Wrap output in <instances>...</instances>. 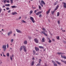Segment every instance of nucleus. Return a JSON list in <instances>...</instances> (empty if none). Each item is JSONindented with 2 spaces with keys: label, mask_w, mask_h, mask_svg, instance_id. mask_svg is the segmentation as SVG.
Returning a JSON list of instances; mask_svg holds the SVG:
<instances>
[{
  "label": "nucleus",
  "mask_w": 66,
  "mask_h": 66,
  "mask_svg": "<svg viewBox=\"0 0 66 66\" xmlns=\"http://www.w3.org/2000/svg\"><path fill=\"white\" fill-rule=\"evenodd\" d=\"M23 49V50L24 52H26L27 51V49L26 48V46H21L20 48V51H22V50Z\"/></svg>",
  "instance_id": "f257e3e1"
},
{
  "label": "nucleus",
  "mask_w": 66,
  "mask_h": 66,
  "mask_svg": "<svg viewBox=\"0 0 66 66\" xmlns=\"http://www.w3.org/2000/svg\"><path fill=\"white\" fill-rule=\"evenodd\" d=\"M43 30L45 32L43 31H42L41 32L42 33V34H44V35H45V36H47V34H46V33H45V32H47V31H46V29H45V28H43Z\"/></svg>",
  "instance_id": "f03ea898"
},
{
  "label": "nucleus",
  "mask_w": 66,
  "mask_h": 66,
  "mask_svg": "<svg viewBox=\"0 0 66 66\" xmlns=\"http://www.w3.org/2000/svg\"><path fill=\"white\" fill-rule=\"evenodd\" d=\"M59 5H57V6L56 7L55 9L54 10V11H51V13L52 15H53L54 14V12H55V11H56V10H57L58 8H59Z\"/></svg>",
  "instance_id": "7ed1b4c3"
},
{
  "label": "nucleus",
  "mask_w": 66,
  "mask_h": 66,
  "mask_svg": "<svg viewBox=\"0 0 66 66\" xmlns=\"http://www.w3.org/2000/svg\"><path fill=\"white\" fill-rule=\"evenodd\" d=\"M30 19L32 21V22L33 23H34L35 22V20L32 17L30 16Z\"/></svg>",
  "instance_id": "20e7f679"
},
{
  "label": "nucleus",
  "mask_w": 66,
  "mask_h": 66,
  "mask_svg": "<svg viewBox=\"0 0 66 66\" xmlns=\"http://www.w3.org/2000/svg\"><path fill=\"white\" fill-rule=\"evenodd\" d=\"M6 47V45H3L2 47V48L3 49L4 51H5Z\"/></svg>",
  "instance_id": "39448f33"
},
{
  "label": "nucleus",
  "mask_w": 66,
  "mask_h": 66,
  "mask_svg": "<svg viewBox=\"0 0 66 66\" xmlns=\"http://www.w3.org/2000/svg\"><path fill=\"white\" fill-rule=\"evenodd\" d=\"M34 41L37 44H38L39 43V41H38V40L37 39V38H35L34 39Z\"/></svg>",
  "instance_id": "423d86ee"
},
{
  "label": "nucleus",
  "mask_w": 66,
  "mask_h": 66,
  "mask_svg": "<svg viewBox=\"0 0 66 66\" xmlns=\"http://www.w3.org/2000/svg\"><path fill=\"white\" fill-rule=\"evenodd\" d=\"M16 30L17 33H21V31L20 30L18 29H16Z\"/></svg>",
  "instance_id": "0eeeda50"
},
{
  "label": "nucleus",
  "mask_w": 66,
  "mask_h": 66,
  "mask_svg": "<svg viewBox=\"0 0 66 66\" xmlns=\"http://www.w3.org/2000/svg\"><path fill=\"white\" fill-rule=\"evenodd\" d=\"M42 13V11H39L37 12L36 13V15H38L40 14H41Z\"/></svg>",
  "instance_id": "6e6552de"
},
{
  "label": "nucleus",
  "mask_w": 66,
  "mask_h": 66,
  "mask_svg": "<svg viewBox=\"0 0 66 66\" xmlns=\"http://www.w3.org/2000/svg\"><path fill=\"white\" fill-rule=\"evenodd\" d=\"M12 33V31H11L10 32H9L7 33L8 36H10V35Z\"/></svg>",
  "instance_id": "1a4fd4ad"
},
{
  "label": "nucleus",
  "mask_w": 66,
  "mask_h": 66,
  "mask_svg": "<svg viewBox=\"0 0 66 66\" xmlns=\"http://www.w3.org/2000/svg\"><path fill=\"white\" fill-rule=\"evenodd\" d=\"M51 10V9H50L48 10L46 12V13L47 15H48V14L50 13Z\"/></svg>",
  "instance_id": "9d476101"
},
{
  "label": "nucleus",
  "mask_w": 66,
  "mask_h": 66,
  "mask_svg": "<svg viewBox=\"0 0 66 66\" xmlns=\"http://www.w3.org/2000/svg\"><path fill=\"white\" fill-rule=\"evenodd\" d=\"M61 56L62 58H63V59H66V57L65 56H62V55H61Z\"/></svg>",
  "instance_id": "9b49d317"
},
{
  "label": "nucleus",
  "mask_w": 66,
  "mask_h": 66,
  "mask_svg": "<svg viewBox=\"0 0 66 66\" xmlns=\"http://www.w3.org/2000/svg\"><path fill=\"white\" fill-rule=\"evenodd\" d=\"M35 50L36 51H39V48L36 47H35Z\"/></svg>",
  "instance_id": "f8f14e48"
},
{
  "label": "nucleus",
  "mask_w": 66,
  "mask_h": 66,
  "mask_svg": "<svg viewBox=\"0 0 66 66\" xmlns=\"http://www.w3.org/2000/svg\"><path fill=\"white\" fill-rule=\"evenodd\" d=\"M12 14L13 15H14L17 14V13L16 12H14V13H12Z\"/></svg>",
  "instance_id": "ddd939ff"
},
{
  "label": "nucleus",
  "mask_w": 66,
  "mask_h": 66,
  "mask_svg": "<svg viewBox=\"0 0 66 66\" xmlns=\"http://www.w3.org/2000/svg\"><path fill=\"white\" fill-rule=\"evenodd\" d=\"M24 44L26 45L27 44V40H25L23 42Z\"/></svg>",
  "instance_id": "4468645a"
},
{
  "label": "nucleus",
  "mask_w": 66,
  "mask_h": 66,
  "mask_svg": "<svg viewBox=\"0 0 66 66\" xmlns=\"http://www.w3.org/2000/svg\"><path fill=\"white\" fill-rule=\"evenodd\" d=\"M41 3H42V4H43L44 5H45V2H44V1H41Z\"/></svg>",
  "instance_id": "2eb2a0df"
},
{
  "label": "nucleus",
  "mask_w": 66,
  "mask_h": 66,
  "mask_svg": "<svg viewBox=\"0 0 66 66\" xmlns=\"http://www.w3.org/2000/svg\"><path fill=\"white\" fill-rule=\"evenodd\" d=\"M11 7L12 9L14 8H16V7H17V6H11Z\"/></svg>",
  "instance_id": "dca6fc26"
},
{
  "label": "nucleus",
  "mask_w": 66,
  "mask_h": 66,
  "mask_svg": "<svg viewBox=\"0 0 66 66\" xmlns=\"http://www.w3.org/2000/svg\"><path fill=\"white\" fill-rule=\"evenodd\" d=\"M42 42L43 43H44V42H45V38H43L42 39Z\"/></svg>",
  "instance_id": "f3484780"
},
{
  "label": "nucleus",
  "mask_w": 66,
  "mask_h": 66,
  "mask_svg": "<svg viewBox=\"0 0 66 66\" xmlns=\"http://www.w3.org/2000/svg\"><path fill=\"white\" fill-rule=\"evenodd\" d=\"M63 4H64V8H66V4L65 3H63Z\"/></svg>",
  "instance_id": "a211bd4d"
},
{
  "label": "nucleus",
  "mask_w": 66,
  "mask_h": 66,
  "mask_svg": "<svg viewBox=\"0 0 66 66\" xmlns=\"http://www.w3.org/2000/svg\"><path fill=\"white\" fill-rule=\"evenodd\" d=\"M37 11H39V10H38V9H37V10H35L34 11V13H35V14H36V12H37Z\"/></svg>",
  "instance_id": "6ab92c4d"
},
{
  "label": "nucleus",
  "mask_w": 66,
  "mask_h": 66,
  "mask_svg": "<svg viewBox=\"0 0 66 66\" xmlns=\"http://www.w3.org/2000/svg\"><path fill=\"white\" fill-rule=\"evenodd\" d=\"M56 62L58 64V65H61V63H60V62H59L58 61H56Z\"/></svg>",
  "instance_id": "aec40b11"
},
{
  "label": "nucleus",
  "mask_w": 66,
  "mask_h": 66,
  "mask_svg": "<svg viewBox=\"0 0 66 66\" xmlns=\"http://www.w3.org/2000/svg\"><path fill=\"white\" fill-rule=\"evenodd\" d=\"M61 61L62 62H63V63H64V64H66V61H63V60H61Z\"/></svg>",
  "instance_id": "412c9836"
},
{
  "label": "nucleus",
  "mask_w": 66,
  "mask_h": 66,
  "mask_svg": "<svg viewBox=\"0 0 66 66\" xmlns=\"http://www.w3.org/2000/svg\"><path fill=\"white\" fill-rule=\"evenodd\" d=\"M57 1H56V2L54 3V5H56V4H57Z\"/></svg>",
  "instance_id": "4be33fe9"
},
{
  "label": "nucleus",
  "mask_w": 66,
  "mask_h": 66,
  "mask_svg": "<svg viewBox=\"0 0 66 66\" xmlns=\"http://www.w3.org/2000/svg\"><path fill=\"white\" fill-rule=\"evenodd\" d=\"M5 6H10V4H6L5 5Z\"/></svg>",
  "instance_id": "5701e85b"
},
{
  "label": "nucleus",
  "mask_w": 66,
  "mask_h": 66,
  "mask_svg": "<svg viewBox=\"0 0 66 66\" xmlns=\"http://www.w3.org/2000/svg\"><path fill=\"white\" fill-rule=\"evenodd\" d=\"M39 48H40V49H44V47L43 46H40L39 47Z\"/></svg>",
  "instance_id": "b1692460"
},
{
  "label": "nucleus",
  "mask_w": 66,
  "mask_h": 66,
  "mask_svg": "<svg viewBox=\"0 0 66 66\" xmlns=\"http://www.w3.org/2000/svg\"><path fill=\"white\" fill-rule=\"evenodd\" d=\"M59 15H60V12H57V17H59Z\"/></svg>",
  "instance_id": "393cba45"
},
{
  "label": "nucleus",
  "mask_w": 66,
  "mask_h": 66,
  "mask_svg": "<svg viewBox=\"0 0 66 66\" xmlns=\"http://www.w3.org/2000/svg\"><path fill=\"white\" fill-rule=\"evenodd\" d=\"M21 22L22 23H26V22L25 21H24V20H22V21H21Z\"/></svg>",
  "instance_id": "a878e982"
},
{
  "label": "nucleus",
  "mask_w": 66,
  "mask_h": 66,
  "mask_svg": "<svg viewBox=\"0 0 66 66\" xmlns=\"http://www.w3.org/2000/svg\"><path fill=\"white\" fill-rule=\"evenodd\" d=\"M34 61H32L31 62V65L32 66H33V65H34Z\"/></svg>",
  "instance_id": "bb28decb"
},
{
  "label": "nucleus",
  "mask_w": 66,
  "mask_h": 66,
  "mask_svg": "<svg viewBox=\"0 0 66 66\" xmlns=\"http://www.w3.org/2000/svg\"><path fill=\"white\" fill-rule=\"evenodd\" d=\"M57 54H59V55H60V54H63V53L61 52H58Z\"/></svg>",
  "instance_id": "cd10ccee"
},
{
  "label": "nucleus",
  "mask_w": 66,
  "mask_h": 66,
  "mask_svg": "<svg viewBox=\"0 0 66 66\" xmlns=\"http://www.w3.org/2000/svg\"><path fill=\"white\" fill-rule=\"evenodd\" d=\"M10 59L11 61H12V56H10Z\"/></svg>",
  "instance_id": "c85d7f7f"
},
{
  "label": "nucleus",
  "mask_w": 66,
  "mask_h": 66,
  "mask_svg": "<svg viewBox=\"0 0 66 66\" xmlns=\"http://www.w3.org/2000/svg\"><path fill=\"white\" fill-rule=\"evenodd\" d=\"M59 38V36H57L56 37V38L57 39H58V40H59V39H60Z\"/></svg>",
  "instance_id": "c756f323"
},
{
  "label": "nucleus",
  "mask_w": 66,
  "mask_h": 66,
  "mask_svg": "<svg viewBox=\"0 0 66 66\" xmlns=\"http://www.w3.org/2000/svg\"><path fill=\"white\" fill-rule=\"evenodd\" d=\"M32 13H33V11H30V14H32Z\"/></svg>",
  "instance_id": "7c9ffc66"
},
{
  "label": "nucleus",
  "mask_w": 66,
  "mask_h": 66,
  "mask_svg": "<svg viewBox=\"0 0 66 66\" xmlns=\"http://www.w3.org/2000/svg\"><path fill=\"white\" fill-rule=\"evenodd\" d=\"M7 56H9L10 55V54H9V53H7Z\"/></svg>",
  "instance_id": "2f4dec72"
},
{
  "label": "nucleus",
  "mask_w": 66,
  "mask_h": 66,
  "mask_svg": "<svg viewBox=\"0 0 66 66\" xmlns=\"http://www.w3.org/2000/svg\"><path fill=\"white\" fill-rule=\"evenodd\" d=\"M10 0V1L11 2V4H12V3H13V0Z\"/></svg>",
  "instance_id": "473e14b6"
},
{
  "label": "nucleus",
  "mask_w": 66,
  "mask_h": 66,
  "mask_svg": "<svg viewBox=\"0 0 66 66\" xmlns=\"http://www.w3.org/2000/svg\"><path fill=\"white\" fill-rule=\"evenodd\" d=\"M33 53H34V54H35L36 53L35 51V50H33Z\"/></svg>",
  "instance_id": "72a5a7b5"
},
{
  "label": "nucleus",
  "mask_w": 66,
  "mask_h": 66,
  "mask_svg": "<svg viewBox=\"0 0 66 66\" xmlns=\"http://www.w3.org/2000/svg\"><path fill=\"white\" fill-rule=\"evenodd\" d=\"M40 65V63H38L37 64L36 66H39Z\"/></svg>",
  "instance_id": "f704fd0d"
},
{
  "label": "nucleus",
  "mask_w": 66,
  "mask_h": 66,
  "mask_svg": "<svg viewBox=\"0 0 66 66\" xmlns=\"http://www.w3.org/2000/svg\"><path fill=\"white\" fill-rule=\"evenodd\" d=\"M54 66H57V64L55 63H54Z\"/></svg>",
  "instance_id": "c9c22d12"
},
{
  "label": "nucleus",
  "mask_w": 66,
  "mask_h": 66,
  "mask_svg": "<svg viewBox=\"0 0 66 66\" xmlns=\"http://www.w3.org/2000/svg\"><path fill=\"white\" fill-rule=\"evenodd\" d=\"M3 1H4V3H6V0H3Z\"/></svg>",
  "instance_id": "e433bc0d"
},
{
  "label": "nucleus",
  "mask_w": 66,
  "mask_h": 66,
  "mask_svg": "<svg viewBox=\"0 0 66 66\" xmlns=\"http://www.w3.org/2000/svg\"><path fill=\"white\" fill-rule=\"evenodd\" d=\"M6 10H9L10 9V8L9 7H7L6 8Z\"/></svg>",
  "instance_id": "4c0bfd02"
},
{
  "label": "nucleus",
  "mask_w": 66,
  "mask_h": 66,
  "mask_svg": "<svg viewBox=\"0 0 66 66\" xmlns=\"http://www.w3.org/2000/svg\"><path fill=\"white\" fill-rule=\"evenodd\" d=\"M52 62L54 64V63H55V61H52Z\"/></svg>",
  "instance_id": "58836bf2"
},
{
  "label": "nucleus",
  "mask_w": 66,
  "mask_h": 66,
  "mask_svg": "<svg viewBox=\"0 0 66 66\" xmlns=\"http://www.w3.org/2000/svg\"><path fill=\"white\" fill-rule=\"evenodd\" d=\"M39 9H41V7L40 5H39Z\"/></svg>",
  "instance_id": "ea45409f"
},
{
  "label": "nucleus",
  "mask_w": 66,
  "mask_h": 66,
  "mask_svg": "<svg viewBox=\"0 0 66 66\" xmlns=\"http://www.w3.org/2000/svg\"><path fill=\"white\" fill-rule=\"evenodd\" d=\"M39 63H40V62H41V61H42V60L40 59L39 60Z\"/></svg>",
  "instance_id": "a19ab883"
},
{
  "label": "nucleus",
  "mask_w": 66,
  "mask_h": 66,
  "mask_svg": "<svg viewBox=\"0 0 66 66\" xmlns=\"http://www.w3.org/2000/svg\"><path fill=\"white\" fill-rule=\"evenodd\" d=\"M39 17H42V14H40L39 16Z\"/></svg>",
  "instance_id": "79ce46f5"
},
{
  "label": "nucleus",
  "mask_w": 66,
  "mask_h": 66,
  "mask_svg": "<svg viewBox=\"0 0 66 66\" xmlns=\"http://www.w3.org/2000/svg\"><path fill=\"white\" fill-rule=\"evenodd\" d=\"M28 38H29V39H31V38L30 37H28Z\"/></svg>",
  "instance_id": "37998d69"
},
{
  "label": "nucleus",
  "mask_w": 66,
  "mask_h": 66,
  "mask_svg": "<svg viewBox=\"0 0 66 66\" xmlns=\"http://www.w3.org/2000/svg\"><path fill=\"white\" fill-rule=\"evenodd\" d=\"M13 41H14V40H13V39H11V43H13Z\"/></svg>",
  "instance_id": "c03bdc74"
},
{
  "label": "nucleus",
  "mask_w": 66,
  "mask_h": 66,
  "mask_svg": "<svg viewBox=\"0 0 66 66\" xmlns=\"http://www.w3.org/2000/svg\"><path fill=\"white\" fill-rule=\"evenodd\" d=\"M58 24H60V21L59 20L57 21Z\"/></svg>",
  "instance_id": "a18cd8bd"
},
{
  "label": "nucleus",
  "mask_w": 66,
  "mask_h": 66,
  "mask_svg": "<svg viewBox=\"0 0 66 66\" xmlns=\"http://www.w3.org/2000/svg\"><path fill=\"white\" fill-rule=\"evenodd\" d=\"M40 5H41V6H42V7H43V5L42 4L40 3Z\"/></svg>",
  "instance_id": "49530a36"
},
{
  "label": "nucleus",
  "mask_w": 66,
  "mask_h": 66,
  "mask_svg": "<svg viewBox=\"0 0 66 66\" xmlns=\"http://www.w3.org/2000/svg\"><path fill=\"white\" fill-rule=\"evenodd\" d=\"M51 40H49V43H51Z\"/></svg>",
  "instance_id": "de8ad7c7"
},
{
  "label": "nucleus",
  "mask_w": 66,
  "mask_h": 66,
  "mask_svg": "<svg viewBox=\"0 0 66 66\" xmlns=\"http://www.w3.org/2000/svg\"><path fill=\"white\" fill-rule=\"evenodd\" d=\"M1 11H2V9H0V13H1Z\"/></svg>",
  "instance_id": "09e8293b"
},
{
  "label": "nucleus",
  "mask_w": 66,
  "mask_h": 66,
  "mask_svg": "<svg viewBox=\"0 0 66 66\" xmlns=\"http://www.w3.org/2000/svg\"><path fill=\"white\" fill-rule=\"evenodd\" d=\"M21 16H20L19 18L18 19L19 20L20 19H21Z\"/></svg>",
  "instance_id": "8fccbe9b"
},
{
  "label": "nucleus",
  "mask_w": 66,
  "mask_h": 66,
  "mask_svg": "<svg viewBox=\"0 0 66 66\" xmlns=\"http://www.w3.org/2000/svg\"><path fill=\"white\" fill-rule=\"evenodd\" d=\"M7 48H8V47H9V45H8V44H7Z\"/></svg>",
  "instance_id": "3c124183"
},
{
  "label": "nucleus",
  "mask_w": 66,
  "mask_h": 66,
  "mask_svg": "<svg viewBox=\"0 0 66 66\" xmlns=\"http://www.w3.org/2000/svg\"><path fill=\"white\" fill-rule=\"evenodd\" d=\"M14 55H12V57H14Z\"/></svg>",
  "instance_id": "603ef678"
},
{
  "label": "nucleus",
  "mask_w": 66,
  "mask_h": 66,
  "mask_svg": "<svg viewBox=\"0 0 66 66\" xmlns=\"http://www.w3.org/2000/svg\"><path fill=\"white\" fill-rule=\"evenodd\" d=\"M9 0H8L7 1V3H9Z\"/></svg>",
  "instance_id": "864d4df0"
},
{
  "label": "nucleus",
  "mask_w": 66,
  "mask_h": 66,
  "mask_svg": "<svg viewBox=\"0 0 66 66\" xmlns=\"http://www.w3.org/2000/svg\"><path fill=\"white\" fill-rule=\"evenodd\" d=\"M2 7H3V8H4V7H5V6L3 5V6Z\"/></svg>",
  "instance_id": "5fc2aeb1"
},
{
  "label": "nucleus",
  "mask_w": 66,
  "mask_h": 66,
  "mask_svg": "<svg viewBox=\"0 0 66 66\" xmlns=\"http://www.w3.org/2000/svg\"><path fill=\"white\" fill-rule=\"evenodd\" d=\"M3 56H4V57H5L6 56H5V55H4V54H3Z\"/></svg>",
  "instance_id": "6e6d98bb"
},
{
  "label": "nucleus",
  "mask_w": 66,
  "mask_h": 66,
  "mask_svg": "<svg viewBox=\"0 0 66 66\" xmlns=\"http://www.w3.org/2000/svg\"><path fill=\"white\" fill-rule=\"evenodd\" d=\"M11 12V10H9L8 11V13H10Z\"/></svg>",
  "instance_id": "4d7b16f0"
},
{
  "label": "nucleus",
  "mask_w": 66,
  "mask_h": 66,
  "mask_svg": "<svg viewBox=\"0 0 66 66\" xmlns=\"http://www.w3.org/2000/svg\"><path fill=\"white\" fill-rule=\"evenodd\" d=\"M52 40H53V41L54 42V41L55 40L54 39H52Z\"/></svg>",
  "instance_id": "13d9d810"
},
{
  "label": "nucleus",
  "mask_w": 66,
  "mask_h": 66,
  "mask_svg": "<svg viewBox=\"0 0 66 66\" xmlns=\"http://www.w3.org/2000/svg\"><path fill=\"white\" fill-rule=\"evenodd\" d=\"M3 10H4V11H5V9H3Z\"/></svg>",
  "instance_id": "bf43d9fd"
},
{
  "label": "nucleus",
  "mask_w": 66,
  "mask_h": 66,
  "mask_svg": "<svg viewBox=\"0 0 66 66\" xmlns=\"http://www.w3.org/2000/svg\"><path fill=\"white\" fill-rule=\"evenodd\" d=\"M32 59L33 60H34V57L32 58Z\"/></svg>",
  "instance_id": "052dcab7"
},
{
  "label": "nucleus",
  "mask_w": 66,
  "mask_h": 66,
  "mask_svg": "<svg viewBox=\"0 0 66 66\" xmlns=\"http://www.w3.org/2000/svg\"><path fill=\"white\" fill-rule=\"evenodd\" d=\"M13 35L14 36H15V35H16V34H14Z\"/></svg>",
  "instance_id": "680f3d73"
},
{
  "label": "nucleus",
  "mask_w": 66,
  "mask_h": 66,
  "mask_svg": "<svg viewBox=\"0 0 66 66\" xmlns=\"http://www.w3.org/2000/svg\"><path fill=\"white\" fill-rule=\"evenodd\" d=\"M1 56H2V54H1Z\"/></svg>",
  "instance_id": "e2e57ef3"
},
{
  "label": "nucleus",
  "mask_w": 66,
  "mask_h": 66,
  "mask_svg": "<svg viewBox=\"0 0 66 66\" xmlns=\"http://www.w3.org/2000/svg\"><path fill=\"white\" fill-rule=\"evenodd\" d=\"M36 55H38V54L37 53L36 54Z\"/></svg>",
  "instance_id": "0e129e2a"
},
{
  "label": "nucleus",
  "mask_w": 66,
  "mask_h": 66,
  "mask_svg": "<svg viewBox=\"0 0 66 66\" xmlns=\"http://www.w3.org/2000/svg\"><path fill=\"white\" fill-rule=\"evenodd\" d=\"M48 38V39H49V40H50V38Z\"/></svg>",
  "instance_id": "69168bd1"
},
{
  "label": "nucleus",
  "mask_w": 66,
  "mask_h": 66,
  "mask_svg": "<svg viewBox=\"0 0 66 66\" xmlns=\"http://www.w3.org/2000/svg\"><path fill=\"white\" fill-rule=\"evenodd\" d=\"M3 53V55L4 54V53L3 52V53Z\"/></svg>",
  "instance_id": "338daca9"
},
{
  "label": "nucleus",
  "mask_w": 66,
  "mask_h": 66,
  "mask_svg": "<svg viewBox=\"0 0 66 66\" xmlns=\"http://www.w3.org/2000/svg\"><path fill=\"white\" fill-rule=\"evenodd\" d=\"M3 29H2V31H3Z\"/></svg>",
  "instance_id": "774afa93"
}]
</instances>
